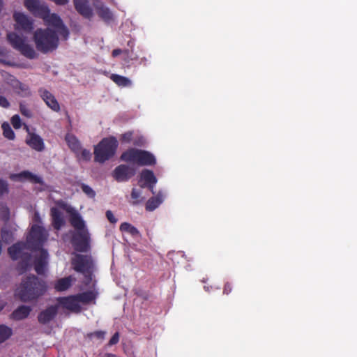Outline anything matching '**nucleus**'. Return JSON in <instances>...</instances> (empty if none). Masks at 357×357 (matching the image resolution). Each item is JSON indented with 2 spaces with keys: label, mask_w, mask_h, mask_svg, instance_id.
I'll use <instances>...</instances> for the list:
<instances>
[{
  "label": "nucleus",
  "mask_w": 357,
  "mask_h": 357,
  "mask_svg": "<svg viewBox=\"0 0 357 357\" xmlns=\"http://www.w3.org/2000/svg\"><path fill=\"white\" fill-rule=\"evenodd\" d=\"M39 250V255L35 257L34 269L38 275H43L45 273L48 263V252L45 249H40Z\"/></svg>",
  "instance_id": "4468645a"
},
{
  "label": "nucleus",
  "mask_w": 357,
  "mask_h": 357,
  "mask_svg": "<svg viewBox=\"0 0 357 357\" xmlns=\"http://www.w3.org/2000/svg\"><path fill=\"white\" fill-rule=\"evenodd\" d=\"M47 291V284L43 280L34 275H29L22 280L17 290V296L23 302L38 299Z\"/></svg>",
  "instance_id": "f03ea898"
},
{
  "label": "nucleus",
  "mask_w": 357,
  "mask_h": 357,
  "mask_svg": "<svg viewBox=\"0 0 357 357\" xmlns=\"http://www.w3.org/2000/svg\"><path fill=\"white\" fill-rule=\"evenodd\" d=\"M33 220L35 222L40 223L41 222V218L40 216V214L38 211H36L33 215Z\"/></svg>",
  "instance_id": "3c124183"
},
{
  "label": "nucleus",
  "mask_w": 357,
  "mask_h": 357,
  "mask_svg": "<svg viewBox=\"0 0 357 357\" xmlns=\"http://www.w3.org/2000/svg\"><path fill=\"white\" fill-rule=\"evenodd\" d=\"M20 110L21 114L24 116L30 117L31 116V111L27 108V107L25 105L20 104Z\"/></svg>",
  "instance_id": "79ce46f5"
},
{
  "label": "nucleus",
  "mask_w": 357,
  "mask_h": 357,
  "mask_svg": "<svg viewBox=\"0 0 357 357\" xmlns=\"http://www.w3.org/2000/svg\"><path fill=\"white\" fill-rule=\"evenodd\" d=\"M20 82V81L19 79H17L15 76L12 75H8L6 78L7 84L10 85L13 89V90L17 86Z\"/></svg>",
  "instance_id": "4c0bfd02"
},
{
  "label": "nucleus",
  "mask_w": 357,
  "mask_h": 357,
  "mask_svg": "<svg viewBox=\"0 0 357 357\" xmlns=\"http://www.w3.org/2000/svg\"><path fill=\"white\" fill-rule=\"evenodd\" d=\"M232 291V286L229 282H226L223 288V294L228 295Z\"/></svg>",
  "instance_id": "09e8293b"
},
{
  "label": "nucleus",
  "mask_w": 357,
  "mask_h": 357,
  "mask_svg": "<svg viewBox=\"0 0 357 357\" xmlns=\"http://www.w3.org/2000/svg\"><path fill=\"white\" fill-rule=\"evenodd\" d=\"M130 196L132 205H137L144 200V197H142V190L137 188H132Z\"/></svg>",
  "instance_id": "473e14b6"
},
{
  "label": "nucleus",
  "mask_w": 357,
  "mask_h": 357,
  "mask_svg": "<svg viewBox=\"0 0 357 357\" xmlns=\"http://www.w3.org/2000/svg\"><path fill=\"white\" fill-rule=\"evenodd\" d=\"M97 13L100 17L105 21H109L112 19V13L110 10L105 6H100L97 8Z\"/></svg>",
  "instance_id": "c85d7f7f"
},
{
  "label": "nucleus",
  "mask_w": 357,
  "mask_h": 357,
  "mask_svg": "<svg viewBox=\"0 0 357 357\" xmlns=\"http://www.w3.org/2000/svg\"><path fill=\"white\" fill-rule=\"evenodd\" d=\"M65 139L70 149L75 155H78L81 151L82 147L78 139L73 135L67 134L66 135Z\"/></svg>",
  "instance_id": "5701e85b"
},
{
  "label": "nucleus",
  "mask_w": 357,
  "mask_h": 357,
  "mask_svg": "<svg viewBox=\"0 0 357 357\" xmlns=\"http://www.w3.org/2000/svg\"><path fill=\"white\" fill-rule=\"evenodd\" d=\"M98 293L94 291H87L76 294L79 303L88 304L96 300Z\"/></svg>",
  "instance_id": "a878e982"
},
{
  "label": "nucleus",
  "mask_w": 357,
  "mask_h": 357,
  "mask_svg": "<svg viewBox=\"0 0 357 357\" xmlns=\"http://www.w3.org/2000/svg\"><path fill=\"white\" fill-rule=\"evenodd\" d=\"M73 278L71 276L61 278L54 284V289L57 291H64L68 289L72 285Z\"/></svg>",
  "instance_id": "bb28decb"
},
{
  "label": "nucleus",
  "mask_w": 357,
  "mask_h": 357,
  "mask_svg": "<svg viewBox=\"0 0 357 357\" xmlns=\"http://www.w3.org/2000/svg\"><path fill=\"white\" fill-rule=\"evenodd\" d=\"M122 53L125 54L128 56H129V50H122L121 49H114L112 52V55L113 57H116Z\"/></svg>",
  "instance_id": "a18cd8bd"
},
{
  "label": "nucleus",
  "mask_w": 357,
  "mask_h": 357,
  "mask_svg": "<svg viewBox=\"0 0 357 357\" xmlns=\"http://www.w3.org/2000/svg\"><path fill=\"white\" fill-rule=\"evenodd\" d=\"M7 40L10 45L22 56L33 59L37 57L34 48L26 41V38L19 36L15 32L7 34Z\"/></svg>",
  "instance_id": "423d86ee"
},
{
  "label": "nucleus",
  "mask_w": 357,
  "mask_h": 357,
  "mask_svg": "<svg viewBox=\"0 0 357 357\" xmlns=\"http://www.w3.org/2000/svg\"><path fill=\"white\" fill-rule=\"evenodd\" d=\"M119 333L116 332L109 340L108 342V346H112L117 344L119 341Z\"/></svg>",
  "instance_id": "37998d69"
},
{
  "label": "nucleus",
  "mask_w": 357,
  "mask_h": 357,
  "mask_svg": "<svg viewBox=\"0 0 357 357\" xmlns=\"http://www.w3.org/2000/svg\"><path fill=\"white\" fill-rule=\"evenodd\" d=\"M120 230L130 234L132 236L139 234L138 229L128 222H123L120 225Z\"/></svg>",
  "instance_id": "2f4dec72"
},
{
  "label": "nucleus",
  "mask_w": 357,
  "mask_h": 357,
  "mask_svg": "<svg viewBox=\"0 0 357 357\" xmlns=\"http://www.w3.org/2000/svg\"><path fill=\"white\" fill-rule=\"evenodd\" d=\"M2 127V129H3V136L10 139V140H13L15 139V133L13 132V130H12L10 126L8 123H3L1 126Z\"/></svg>",
  "instance_id": "72a5a7b5"
},
{
  "label": "nucleus",
  "mask_w": 357,
  "mask_h": 357,
  "mask_svg": "<svg viewBox=\"0 0 357 357\" xmlns=\"http://www.w3.org/2000/svg\"><path fill=\"white\" fill-rule=\"evenodd\" d=\"M28 266V261H22L18 263L17 269L19 271V273L22 274L27 271Z\"/></svg>",
  "instance_id": "a19ab883"
},
{
  "label": "nucleus",
  "mask_w": 357,
  "mask_h": 357,
  "mask_svg": "<svg viewBox=\"0 0 357 357\" xmlns=\"http://www.w3.org/2000/svg\"><path fill=\"white\" fill-rule=\"evenodd\" d=\"M82 190L90 198H94L96 196L95 191L88 185L82 183L81 184Z\"/></svg>",
  "instance_id": "e433bc0d"
},
{
  "label": "nucleus",
  "mask_w": 357,
  "mask_h": 357,
  "mask_svg": "<svg viewBox=\"0 0 357 357\" xmlns=\"http://www.w3.org/2000/svg\"><path fill=\"white\" fill-rule=\"evenodd\" d=\"M59 306L51 305L41 311L38 316V321L42 324H46L54 319L58 313Z\"/></svg>",
  "instance_id": "f3484780"
},
{
  "label": "nucleus",
  "mask_w": 357,
  "mask_h": 357,
  "mask_svg": "<svg viewBox=\"0 0 357 357\" xmlns=\"http://www.w3.org/2000/svg\"><path fill=\"white\" fill-rule=\"evenodd\" d=\"M47 231L43 227L38 225H32L27 238L29 248L34 251L43 249L42 247L47 241Z\"/></svg>",
  "instance_id": "0eeeda50"
},
{
  "label": "nucleus",
  "mask_w": 357,
  "mask_h": 357,
  "mask_svg": "<svg viewBox=\"0 0 357 357\" xmlns=\"http://www.w3.org/2000/svg\"><path fill=\"white\" fill-rule=\"evenodd\" d=\"M12 335L10 328L0 325V344L8 340Z\"/></svg>",
  "instance_id": "7c9ffc66"
},
{
  "label": "nucleus",
  "mask_w": 357,
  "mask_h": 357,
  "mask_svg": "<svg viewBox=\"0 0 357 357\" xmlns=\"http://www.w3.org/2000/svg\"><path fill=\"white\" fill-rule=\"evenodd\" d=\"M164 196L159 192V193L154 197H151L146 204V210L148 211H153L157 208L163 202Z\"/></svg>",
  "instance_id": "b1692460"
},
{
  "label": "nucleus",
  "mask_w": 357,
  "mask_h": 357,
  "mask_svg": "<svg viewBox=\"0 0 357 357\" xmlns=\"http://www.w3.org/2000/svg\"><path fill=\"white\" fill-rule=\"evenodd\" d=\"M73 269L78 273L86 272L90 269H93V261L91 258L87 255H77L72 260Z\"/></svg>",
  "instance_id": "1a4fd4ad"
},
{
  "label": "nucleus",
  "mask_w": 357,
  "mask_h": 357,
  "mask_svg": "<svg viewBox=\"0 0 357 357\" xmlns=\"http://www.w3.org/2000/svg\"><path fill=\"white\" fill-rule=\"evenodd\" d=\"M75 10L84 17L91 19L93 10L89 4L88 0H73Z\"/></svg>",
  "instance_id": "a211bd4d"
},
{
  "label": "nucleus",
  "mask_w": 357,
  "mask_h": 357,
  "mask_svg": "<svg viewBox=\"0 0 357 357\" xmlns=\"http://www.w3.org/2000/svg\"><path fill=\"white\" fill-rule=\"evenodd\" d=\"M110 79L119 86L125 87L131 84V81L126 77L117 74H112Z\"/></svg>",
  "instance_id": "cd10ccee"
},
{
  "label": "nucleus",
  "mask_w": 357,
  "mask_h": 357,
  "mask_svg": "<svg viewBox=\"0 0 357 357\" xmlns=\"http://www.w3.org/2000/svg\"><path fill=\"white\" fill-rule=\"evenodd\" d=\"M71 243L77 252H87L90 247V234L88 229L76 231L72 236Z\"/></svg>",
  "instance_id": "6e6552de"
},
{
  "label": "nucleus",
  "mask_w": 357,
  "mask_h": 357,
  "mask_svg": "<svg viewBox=\"0 0 357 357\" xmlns=\"http://www.w3.org/2000/svg\"><path fill=\"white\" fill-rule=\"evenodd\" d=\"M13 19L16 22V30H22L26 33H29L33 30V21L25 14L15 12L13 14Z\"/></svg>",
  "instance_id": "9b49d317"
},
{
  "label": "nucleus",
  "mask_w": 357,
  "mask_h": 357,
  "mask_svg": "<svg viewBox=\"0 0 357 357\" xmlns=\"http://www.w3.org/2000/svg\"><path fill=\"white\" fill-rule=\"evenodd\" d=\"M8 190L7 183L3 180L0 179V193H3Z\"/></svg>",
  "instance_id": "8fccbe9b"
},
{
  "label": "nucleus",
  "mask_w": 357,
  "mask_h": 357,
  "mask_svg": "<svg viewBox=\"0 0 357 357\" xmlns=\"http://www.w3.org/2000/svg\"><path fill=\"white\" fill-rule=\"evenodd\" d=\"M106 217L107 220L112 224H114L117 222V219L114 217L113 213L109 210L106 211Z\"/></svg>",
  "instance_id": "49530a36"
},
{
  "label": "nucleus",
  "mask_w": 357,
  "mask_h": 357,
  "mask_svg": "<svg viewBox=\"0 0 357 357\" xmlns=\"http://www.w3.org/2000/svg\"><path fill=\"white\" fill-rule=\"evenodd\" d=\"M11 123L15 129H19L22 126L21 119L18 114H15L11 118Z\"/></svg>",
  "instance_id": "ea45409f"
},
{
  "label": "nucleus",
  "mask_w": 357,
  "mask_h": 357,
  "mask_svg": "<svg viewBox=\"0 0 357 357\" xmlns=\"http://www.w3.org/2000/svg\"><path fill=\"white\" fill-rule=\"evenodd\" d=\"M57 301L63 308L75 312L81 311V306L78 302L76 294L65 297L57 298Z\"/></svg>",
  "instance_id": "ddd939ff"
},
{
  "label": "nucleus",
  "mask_w": 357,
  "mask_h": 357,
  "mask_svg": "<svg viewBox=\"0 0 357 357\" xmlns=\"http://www.w3.org/2000/svg\"><path fill=\"white\" fill-rule=\"evenodd\" d=\"M50 214L53 227L56 230H59L65 224L61 212L57 208L52 207L50 210Z\"/></svg>",
  "instance_id": "412c9836"
},
{
  "label": "nucleus",
  "mask_w": 357,
  "mask_h": 357,
  "mask_svg": "<svg viewBox=\"0 0 357 357\" xmlns=\"http://www.w3.org/2000/svg\"><path fill=\"white\" fill-rule=\"evenodd\" d=\"M14 91L23 97L31 96V91L28 85L20 82L17 86L15 88Z\"/></svg>",
  "instance_id": "c756f323"
},
{
  "label": "nucleus",
  "mask_w": 357,
  "mask_h": 357,
  "mask_svg": "<svg viewBox=\"0 0 357 357\" xmlns=\"http://www.w3.org/2000/svg\"><path fill=\"white\" fill-rule=\"evenodd\" d=\"M0 106L3 108H8L10 107L9 101L3 96H0Z\"/></svg>",
  "instance_id": "de8ad7c7"
},
{
  "label": "nucleus",
  "mask_w": 357,
  "mask_h": 357,
  "mask_svg": "<svg viewBox=\"0 0 357 357\" xmlns=\"http://www.w3.org/2000/svg\"><path fill=\"white\" fill-rule=\"evenodd\" d=\"M40 96L46 105L54 112L60 110V106L55 97L47 90L40 89L39 90Z\"/></svg>",
  "instance_id": "6ab92c4d"
},
{
  "label": "nucleus",
  "mask_w": 357,
  "mask_h": 357,
  "mask_svg": "<svg viewBox=\"0 0 357 357\" xmlns=\"http://www.w3.org/2000/svg\"><path fill=\"white\" fill-rule=\"evenodd\" d=\"M133 45H134V41L130 40L128 42V46L130 47V48H132Z\"/></svg>",
  "instance_id": "864d4df0"
},
{
  "label": "nucleus",
  "mask_w": 357,
  "mask_h": 357,
  "mask_svg": "<svg viewBox=\"0 0 357 357\" xmlns=\"http://www.w3.org/2000/svg\"><path fill=\"white\" fill-rule=\"evenodd\" d=\"M106 331H96L91 333H87L86 336L88 338L92 340L96 337L98 340H103L105 337Z\"/></svg>",
  "instance_id": "f704fd0d"
},
{
  "label": "nucleus",
  "mask_w": 357,
  "mask_h": 357,
  "mask_svg": "<svg viewBox=\"0 0 357 357\" xmlns=\"http://www.w3.org/2000/svg\"><path fill=\"white\" fill-rule=\"evenodd\" d=\"M141 181L144 183L140 184L141 188H148L150 191L154 194L153 187L157 182V179L151 170L144 169L140 174Z\"/></svg>",
  "instance_id": "dca6fc26"
},
{
  "label": "nucleus",
  "mask_w": 357,
  "mask_h": 357,
  "mask_svg": "<svg viewBox=\"0 0 357 357\" xmlns=\"http://www.w3.org/2000/svg\"><path fill=\"white\" fill-rule=\"evenodd\" d=\"M133 132L128 131L121 135L120 140L122 143L129 144L132 141Z\"/></svg>",
  "instance_id": "58836bf2"
},
{
  "label": "nucleus",
  "mask_w": 357,
  "mask_h": 357,
  "mask_svg": "<svg viewBox=\"0 0 357 357\" xmlns=\"http://www.w3.org/2000/svg\"><path fill=\"white\" fill-rule=\"evenodd\" d=\"M24 248V243L18 242L8 248V252L13 260H17L21 256L22 251Z\"/></svg>",
  "instance_id": "393cba45"
},
{
  "label": "nucleus",
  "mask_w": 357,
  "mask_h": 357,
  "mask_svg": "<svg viewBox=\"0 0 357 357\" xmlns=\"http://www.w3.org/2000/svg\"><path fill=\"white\" fill-rule=\"evenodd\" d=\"M52 1H54L57 5H62V6L66 5L68 2V0H52Z\"/></svg>",
  "instance_id": "603ef678"
},
{
  "label": "nucleus",
  "mask_w": 357,
  "mask_h": 357,
  "mask_svg": "<svg viewBox=\"0 0 357 357\" xmlns=\"http://www.w3.org/2000/svg\"><path fill=\"white\" fill-rule=\"evenodd\" d=\"M8 215H9V211H8V209L6 208V219L8 218Z\"/></svg>",
  "instance_id": "6e6d98bb"
},
{
  "label": "nucleus",
  "mask_w": 357,
  "mask_h": 357,
  "mask_svg": "<svg viewBox=\"0 0 357 357\" xmlns=\"http://www.w3.org/2000/svg\"><path fill=\"white\" fill-rule=\"evenodd\" d=\"M76 155L79 159H82L84 161H89L91 158V151L85 149H82V148L80 152Z\"/></svg>",
  "instance_id": "c9c22d12"
},
{
  "label": "nucleus",
  "mask_w": 357,
  "mask_h": 357,
  "mask_svg": "<svg viewBox=\"0 0 357 357\" xmlns=\"http://www.w3.org/2000/svg\"><path fill=\"white\" fill-rule=\"evenodd\" d=\"M120 159L122 161L135 163L139 166L154 165L156 162L155 158L152 153L135 148H130L124 151Z\"/></svg>",
  "instance_id": "39448f33"
},
{
  "label": "nucleus",
  "mask_w": 357,
  "mask_h": 357,
  "mask_svg": "<svg viewBox=\"0 0 357 357\" xmlns=\"http://www.w3.org/2000/svg\"><path fill=\"white\" fill-rule=\"evenodd\" d=\"M1 63H4V61L2 59H0Z\"/></svg>",
  "instance_id": "4d7b16f0"
},
{
  "label": "nucleus",
  "mask_w": 357,
  "mask_h": 357,
  "mask_svg": "<svg viewBox=\"0 0 357 357\" xmlns=\"http://www.w3.org/2000/svg\"><path fill=\"white\" fill-rule=\"evenodd\" d=\"M31 311V307L20 305L11 313L10 317L17 321L22 320L28 317Z\"/></svg>",
  "instance_id": "4be33fe9"
},
{
  "label": "nucleus",
  "mask_w": 357,
  "mask_h": 357,
  "mask_svg": "<svg viewBox=\"0 0 357 357\" xmlns=\"http://www.w3.org/2000/svg\"><path fill=\"white\" fill-rule=\"evenodd\" d=\"M85 278V284H89L92 280V269L87 271L86 272L82 273Z\"/></svg>",
  "instance_id": "c03bdc74"
},
{
  "label": "nucleus",
  "mask_w": 357,
  "mask_h": 357,
  "mask_svg": "<svg viewBox=\"0 0 357 357\" xmlns=\"http://www.w3.org/2000/svg\"><path fill=\"white\" fill-rule=\"evenodd\" d=\"M10 178L14 181H24L25 180L29 181V182L34 184H40L43 185L44 182L43 178L33 174L31 172L28 170L22 171L17 174H12L10 176Z\"/></svg>",
  "instance_id": "f8f14e48"
},
{
  "label": "nucleus",
  "mask_w": 357,
  "mask_h": 357,
  "mask_svg": "<svg viewBox=\"0 0 357 357\" xmlns=\"http://www.w3.org/2000/svg\"><path fill=\"white\" fill-rule=\"evenodd\" d=\"M25 8L35 17L43 19L45 22L56 29L58 33L67 40L69 36V30L64 25L61 17L56 14H50L48 6L39 0H24Z\"/></svg>",
  "instance_id": "f257e3e1"
},
{
  "label": "nucleus",
  "mask_w": 357,
  "mask_h": 357,
  "mask_svg": "<svg viewBox=\"0 0 357 357\" xmlns=\"http://www.w3.org/2000/svg\"><path fill=\"white\" fill-rule=\"evenodd\" d=\"M26 143L33 149L42 151L45 149L43 139L37 134L30 133Z\"/></svg>",
  "instance_id": "aec40b11"
},
{
  "label": "nucleus",
  "mask_w": 357,
  "mask_h": 357,
  "mask_svg": "<svg viewBox=\"0 0 357 357\" xmlns=\"http://www.w3.org/2000/svg\"><path fill=\"white\" fill-rule=\"evenodd\" d=\"M38 51L47 54L55 51L59 45V38L56 31L50 28L38 29L33 37Z\"/></svg>",
  "instance_id": "7ed1b4c3"
},
{
  "label": "nucleus",
  "mask_w": 357,
  "mask_h": 357,
  "mask_svg": "<svg viewBox=\"0 0 357 357\" xmlns=\"http://www.w3.org/2000/svg\"><path fill=\"white\" fill-rule=\"evenodd\" d=\"M118 141L114 137L103 138L94 146V160L99 163H104L112 158L118 148Z\"/></svg>",
  "instance_id": "20e7f679"
},
{
  "label": "nucleus",
  "mask_w": 357,
  "mask_h": 357,
  "mask_svg": "<svg viewBox=\"0 0 357 357\" xmlns=\"http://www.w3.org/2000/svg\"><path fill=\"white\" fill-rule=\"evenodd\" d=\"M67 212L70 214L69 222L72 227L76 229V231L87 229L85 222L77 211L73 208H69L67 209Z\"/></svg>",
  "instance_id": "2eb2a0df"
},
{
  "label": "nucleus",
  "mask_w": 357,
  "mask_h": 357,
  "mask_svg": "<svg viewBox=\"0 0 357 357\" xmlns=\"http://www.w3.org/2000/svg\"><path fill=\"white\" fill-rule=\"evenodd\" d=\"M135 169L127 165L117 166L112 172V176L117 182L128 181L135 174Z\"/></svg>",
  "instance_id": "9d476101"
},
{
  "label": "nucleus",
  "mask_w": 357,
  "mask_h": 357,
  "mask_svg": "<svg viewBox=\"0 0 357 357\" xmlns=\"http://www.w3.org/2000/svg\"><path fill=\"white\" fill-rule=\"evenodd\" d=\"M105 357H117V356L113 354L107 353L105 355Z\"/></svg>",
  "instance_id": "5fc2aeb1"
}]
</instances>
